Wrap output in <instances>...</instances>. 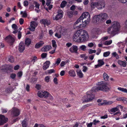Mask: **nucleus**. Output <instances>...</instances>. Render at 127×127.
Listing matches in <instances>:
<instances>
[{"label":"nucleus","instance_id":"nucleus-16","mask_svg":"<svg viewBox=\"0 0 127 127\" xmlns=\"http://www.w3.org/2000/svg\"><path fill=\"white\" fill-rule=\"evenodd\" d=\"M5 39L7 41L11 43H12L15 40V37H13L10 35H9L6 37L5 38Z\"/></svg>","mask_w":127,"mask_h":127},{"label":"nucleus","instance_id":"nucleus-36","mask_svg":"<svg viewBox=\"0 0 127 127\" xmlns=\"http://www.w3.org/2000/svg\"><path fill=\"white\" fill-rule=\"evenodd\" d=\"M80 57L81 58H83L84 60H86L88 58V57L86 56L85 54H83L80 55Z\"/></svg>","mask_w":127,"mask_h":127},{"label":"nucleus","instance_id":"nucleus-25","mask_svg":"<svg viewBox=\"0 0 127 127\" xmlns=\"http://www.w3.org/2000/svg\"><path fill=\"white\" fill-rule=\"evenodd\" d=\"M107 32L108 33L112 35H115L116 33L115 32L113 31V30L112 29V27H110L108 29Z\"/></svg>","mask_w":127,"mask_h":127},{"label":"nucleus","instance_id":"nucleus-54","mask_svg":"<svg viewBox=\"0 0 127 127\" xmlns=\"http://www.w3.org/2000/svg\"><path fill=\"white\" fill-rule=\"evenodd\" d=\"M55 70L53 69H51L48 70V73L49 74H51L54 72Z\"/></svg>","mask_w":127,"mask_h":127},{"label":"nucleus","instance_id":"nucleus-12","mask_svg":"<svg viewBox=\"0 0 127 127\" xmlns=\"http://www.w3.org/2000/svg\"><path fill=\"white\" fill-rule=\"evenodd\" d=\"M40 23L41 24H43L44 26H48L50 24V21L49 20H48L47 19H42L41 20H40Z\"/></svg>","mask_w":127,"mask_h":127},{"label":"nucleus","instance_id":"nucleus-24","mask_svg":"<svg viewBox=\"0 0 127 127\" xmlns=\"http://www.w3.org/2000/svg\"><path fill=\"white\" fill-rule=\"evenodd\" d=\"M44 44V43L43 41H41L35 45V48H39L40 47L42 46Z\"/></svg>","mask_w":127,"mask_h":127},{"label":"nucleus","instance_id":"nucleus-62","mask_svg":"<svg viewBox=\"0 0 127 127\" xmlns=\"http://www.w3.org/2000/svg\"><path fill=\"white\" fill-rule=\"evenodd\" d=\"M65 73V71L64 70H62L60 74L61 76H63L64 75Z\"/></svg>","mask_w":127,"mask_h":127},{"label":"nucleus","instance_id":"nucleus-59","mask_svg":"<svg viewBox=\"0 0 127 127\" xmlns=\"http://www.w3.org/2000/svg\"><path fill=\"white\" fill-rule=\"evenodd\" d=\"M24 5L26 7L28 6V2L27 0H25L24 1Z\"/></svg>","mask_w":127,"mask_h":127},{"label":"nucleus","instance_id":"nucleus-44","mask_svg":"<svg viewBox=\"0 0 127 127\" xmlns=\"http://www.w3.org/2000/svg\"><path fill=\"white\" fill-rule=\"evenodd\" d=\"M50 77L48 76H46L45 78V81L47 82H48L50 80Z\"/></svg>","mask_w":127,"mask_h":127},{"label":"nucleus","instance_id":"nucleus-50","mask_svg":"<svg viewBox=\"0 0 127 127\" xmlns=\"http://www.w3.org/2000/svg\"><path fill=\"white\" fill-rule=\"evenodd\" d=\"M34 4L35 5V7L36 8L39 9V8L40 6L39 4L36 2H34Z\"/></svg>","mask_w":127,"mask_h":127},{"label":"nucleus","instance_id":"nucleus-5","mask_svg":"<svg viewBox=\"0 0 127 127\" xmlns=\"http://www.w3.org/2000/svg\"><path fill=\"white\" fill-rule=\"evenodd\" d=\"M87 95L84 96L85 98L83 102H88L92 101L95 97L94 95L92 94V91H89L87 92Z\"/></svg>","mask_w":127,"mask_h":127},{"label":"nucleus","instance_id":"nucleus-18","mask_svg":"<svg viewBox=\"0 0 127 127\" xmlns=\"http://www.w3.org/2000/svg\"><path fill=\"white\" fill-rule=\"evenodd\" d=\"M117 63L120 66L124 67H126L127 65V63L125 61H122L120 60H119L118 61Z\"/></svg>","mask_w":127,"mask_h":127},{"label":"nucleus","instance_id":"nucleus-55","mask_svg":"<svg viewBox=\"0 0 127 127\" xmlns=\"http://www.w3.org/2000/svg\"><path fill=\"white\" fill-rule=\"evenodd\" d=\"M1 111L3 113H6L8 111V110L6 108H2L1 109Z\"/></svg>","mask_w":127,"mask_h":127},{"label":"nucleus","instance_id":"nucleus-27","mask_svg":"<svg viewBox=\"0 0 127 127\" xmlns=\"http://www.w3.org/2000/svg\"><path fill=\"white\" fill-rule=\"evenodd\" d=\"M9 89L7 88L5 90L3 89H2L0 90V94L1 95L4 94L5 93H4V91L5 90V91H6L7 93L9 92V91H8V90Z\"/></svg>","mask_w":127,"mask_h":127},{"label":"nucleus","instance_id":"nucleus-6","mask_svg":"<svg viewBox=\"0 0 127 127\" xmlns=\"http://www.w3.org/2000/svg\"><path fill=\"white\" fill-rule=\"evenodd\" d=\"M113 31L116 33L120 28V23L117 21H114L112 23L111 27Z\"/></svg>","mask_w":127,"mask_h":127},{"label":"nucleus","instance_id":"nucleus-15","mask_svg":"<svg viewBox=\"0 0 127 127\" xmlns=\"http://www.w3.org/2000/svg\"><path fill=\"white\" fill-rule=\"evenodd\" d=\"M20 110L16 108H13L12 111V114L14 116H17L20 114Z\"/></svg>","mask_w":127,"mask_h":127},{"label":"nucleus","instance_id":"nucleus-3","mask_svg":"<svg viewBox=\"0 0 127 127\" xmlns=\"http://www.w3.org/2000/svg\"><path fill=\"white\" fill-rule=\"evenodd\" d=\"M108 18L107 14L106 13H102L98 15H95L94 16L95 20L96 22L100 21H105Z\"/></svg>","mask_w":127,"mask_h":127},{"label":"nucleus","instance_id":"nucleus-21","mask_svg":"<svg viewBox=\"0 0 127 127\" xmlns=\"http://www.w3.org/2000/svg\"><path fill=\"white\" fill-rule=\"evenodd\" d=\"M68 74L69 76L74 77L76 76V74L75 71L73 70H69Z\"/></svg>","mask_w":127,"mask_h":127},{"label":"nucleus","instance_id":"nucleus-19","mask_svg":"<svg viewBox=\"0 0 127 127\" xmlns=\"http://www.w3.org/2000/svg\"><path fill=\"white\" fill-rule=\"evenodd\" d=\"M50 63L49 61H47L44 63V65L43 66V69L44 70H46L49 67Z\"/></svg>","mask_w":127,"mask_h":127},{"label":"nucleus","instance_id":"nucleus-7","mask_svg":"<svg viewBox=\"0 0 127 127\" xmlns=\"http://www.w3.org/2000/svg\"><path fill=\"white\" fill-rule=\"evenodd\" d=\"M12 27L14 30L13 33L14 34L17 33L18 38L19 39H20L22 36V33L19 31H18V30H17L18 29V28L17 25L15 24H13L12 25Z\"/></svg>","mask_w":127,"mask_h":127},{"label":"nucleus","instance_id":"nucleus-63","mask_svg":"<svg viewBox=\"0 0 127 127\" xmlns=\"http://www.w3.org/2000/svg\"><path fill=\"white\" fill-rule=\"evenodd\" d=\"M53 82L55 84H58V82H57V78L55 77L53 79Z\"/></svg>","mask_w":127,"mask_h":127},{"label":"nucleus","instance_id":"nucleus-10","mask_svg":"<svg viewBox=\"0 0 127 127\" xmlns=\"http://www.w3.org/2000/svg\"><path fill=\"white\" fill-rule=\"evenodd\" d=\"M80 18L82 19V20L84 19L90 20V16L89 13L85 12L83 13L80 17Z\"/></svg>","mask_w":127,"mask_h":127},{"label":"nucleus","instance_id":"nucleus-61","mask_svg":"<svg viewBox=\"0 0 127 127\" xmlns=\"http://www.w3.org/2000/svg\"><path fill=\"white\" fill-rule=\"evenodd\" d=\"M108 117V116L107 114L104 115V116H101L100 118L101 119H104L107 118Z\"/></svg>","mask_w":127,"mask_h":127},{"label":"nucleus","instance_id":"nucleus-14","mask_svg":"<svg viewBox=\"0 0 127 127\" xmlns=\"http://www.w3.org/2000/svg\"><path fill=\"white\" fill-rule=\"evenodd\" d=\"M25 49V44L23 42H21L19 46V51L20 52H22Z\"/></svg>","mask_w":127,"mask_h":127},{"label":"nucleus","instance_id":"nucleus-53","mask_svg":"<svg viewBox=\"0 0 127 127\" xmlns=\"http://www.w3.org/2000/svg\"><path fill=\"white\" fill-rule=\"evenodd\" d=\"M88 70V68L85 66H83V71L84 72H86Z\"/></svg>","mask_w":127,"mask_h":127},{"label":"nucleus","instance_id":"nucleus-37","mask_svg":"<svg viewBox=\"0 0 127 127\" xmlns=\"http://www.w3.org/2000/svg\"><path fill=\"white\" fill-rule=\"evenodd\" d=\"M20 14L22 15V17H26L27 16V14L26 11H21L20 12Z\"/></svg>","mask_w":127,"mask_h":127},{"label":"nucleus","instance_id":"nucleus-64","mask_svg":"<svg viewBox=\"0 0 127 127\" xmlns=\"http://www.w3.org/2000/svg\"><path fill=\"white\" fill-rule=\"evenodd\" d=\"M55 36L56 37H57L58 38H60L61 37V35L57 33H56L55 34Z\"/></svg>","mask_w":127,"mask_h":127},{"label":"nucleus","instance_id":"nucleus-31","mask_svg":"<svg viewBox=\"0 0 127 127\" xmlns=\"http://www.w3.org/2000/svg\"><path fill=\"white\" fill-rule=\"evenodd\" d=\"M67 3V2L66 1H63L62 2L61 4L60 7L62 8L64 7L65 6Z\"/></svg>","mask_w":127,"mask_h":127},{"label":"nucleus","instance_id":"nucleus-2","mask_svg":"<svg viewBox=\"0 0 127 127\" xmlns=\"http://www.w3.org/2000/svg\"><path fill=\"white\" fill-rule=\"evenodd\" d=\"M99 85L96 87H93L92 89V90L95 92L98 91H101L106 92L109 91L110 89V87L109 84L107 83H103L101 85L98 84Z\"/></svg>","mask_w":127,"mask_h":127},{"label":"nucleus","instance_id":"nucleus-42","mask_svg":"<svg viewBox=\"0 0 127 127\" xmlns=\"http://www.w3.org/2000/svg\"><path fill=\"white\" fill-rule=\"evenodd\" d=\"M52 42L53 47H55L56 49L57 47L56 41L55 40H52Z\"/></svg>","mask_w":127,"mask_h":127},{"label":"nucleus","instance_id":"nucleus-56","mask_svg":"<svg viewBox=\"0 0 127 127\" xmlns=\"http://www.w3.org/2000/svg\"><path fill=\"white\" fill-rule=\"evenodd\" d=\"M47 55V54L46 53H43L41 55V57L43 58H45Z\"/></svg>","mask_w":127,"mask_h":127},{"label":"nucleus","instance_id":"nucleus-35","mask_svg":"<svg viewBox=\"0 0 127 127\" xmlns=\"http://www.w3.org/2000/svg\"><path fill=\"white\" fill-rule=\"evenodd\" d=\"M50 94L47 92H43V97L45 98H47Z\"/></svg>","mask_w":127,"mask_h":127},{"label":"nucleus","instance_id":"nucleus-58","mask_svg":"<svg viewBox=\"0 0 127 127\" xmlns=\"http://www.w3.org/2000/svg\"><path fill=\"white\" fill-rule=\"evenodd\" d=\"M86 125H87V127H92L93 124L92 122H91L89 123H87Z\"/></svg>","mask_w":127,"mask_h":127},{"label":"nucleus","instance_id":"nucleus-40","mask_svg":"<svg viewBox=\"0 0 127 127\" xmlns=\"http://www.w3.org/2000/svg\"><path fill=\"white\" fill-rule=\"evenodd\" d=\"M67 15L70 18L72 17L73 14L72 11H69L67 12Z\"/></svg>","mask_w":127,"mask_h":127},{"label":"nucleus","instance_id":"nucleus-47","mask_svg":"<svg viewBox=\"0 0 127 127\" xmlns=\"http://www.w3.org/2000/svg\"><path fill=\"white\" fill-rule=\"evenodd\" d=\"M110 53L109 51L104 52L103 53V56L104 57H107L110 55Z\"/></svg>","mask_w":127,"mask_h":127},{"label":"nucleus","instance_id":"nucleus-57","mask_svg":"<svg viewBox=\"0 0 127 127\" xmlns=\"http://www.w3.org/2000/svg\"><path fill=\"white\" fill-rule=\"evenodd\" d=\"M16 75L15 73H12L10 75V77L12 79H14L16 77Z\"/></svg>","mask_w":127,"mask_h":127},{"label":"nucleus","instance_id":"nucleus-28","mask_svg":"<svg viewBox=\"0 0 127 127\" xmlns=\"http://www.w3.org/2000/svg\"><path fill=\"white\" fill-rule=\"evenodd\" d=\"M103 77L104 79L106 81H108V80L109 77L107 74L105 72H104L103 75Z\"/></svg>","mask_w":127,"mask_h":127},{"label":"nucleus","instance_id":"nucleus-22","mask_svg":"<svg viewBox=\"0 0 127 127\" xmlns=\"http://www.w3.org/2000/svg\"><path fill=\"white\" fill-rule=\"evenodd\" d=\"M84 20L83 21V20H82L83 22L82 27H85L89 23L90 20L84 19Z\"/></svg>","mask_w":127,"mask_h":127},{"label":"nucleus","instance_id":"nucleus-26","mask_svg":"<svg viewBox=\"0 0 127 127\" xmlns=\"http://www.w3.org/2000/svg\"><path fill=\"white\" fill-rule=\"evenodd\" d=\"M27 120H24L22 123V126L23 127H27Z\"/></svg>","mask_w":127,"mask_h":127},{"label":"nucleus","instance_id":"nucleus-43","mask_svg":"<svg viewBox=\"0 0 127 127\" xmlns=\"http://www.w3.org/2000/svg\"><path fill=\"white\" fill-rule=\"evenodd\" d=\"M98 65H99L100 66H101L104 64V62L102 60H98Z\"/></svg>","mask_w":127,"mask_h":127},{"label":"nucleus","instance_id":"nucleus-29","mask_svg":"<svg viewBox=\"0 0 127 127\" xmlns=\"http://www.w3.org/2000/svg\"><path fill=\"white\" fill-rule=\"evenodd\" d=\"M117 89L118 90L122 92L127 93V89H126L121 87H118L117 88Z\"/></svg>","mask_w":127,"mask_h":127},{"label":"nucleus","instance_id":"nucleus-49","mask_svg":"<svg viewBox=\"0 0 127 127\" xmlns=\"http://www.w3.org/2000/svg\"><path fill=\"white\" fill-rule=\"evenodd\" d=\"M37 59V57L36 56H32V60H31V62L34 63L35 62V61Z\"/></svg>","mask_w":127,"mask_h":127},{"label":"nucleus","instance_id":"nucleus-39","mask_svg":"<svg viewBox=\"0 0 127 127\" xmlns=\"http://www.w3.org/2000/svg\"><path fill=\"white\" fill-rule=\"evenodd\" d=\"M112 55L115 57L117 59H119V57L118 55L116 52H114L112 53Z\"/></svg>","mask_w":127,"mask_h":127},{"label":"nucleus","instance_id":"nucleus-13","mask_svg":"<svg viewBox=\"0 0 127 127\" xmlns=\"http://www.w3.org/2000/svg\"><path fill=\"white\" fill-rule=\"evenodd\" d=\"M78 50V47L76 45H73L69 49L70 51L72 53H77Z\"/></svg>","mask_w":127,"mask_h":127},{"label":"nucleus","instance_id":"nucleus-9","mask_svg":"<svg viewBox=\"0 0 127 127\" xmlns=\"http://www.w3.org/2000/svg\"><path fill=\"white\" fill-rule=\"evenodd\" d=\"M38 25V23L35 21H32L30 23V26L29 29L31 31L33 32L34 31L36 27Z\"/></svg>","mask_w":127,"mask_h":127},{"label":"nucleus","instance_id":"nucleus-23","mask_svg":"<svg viewBox=\"0 0 127 127\" xmlns=\"http://www.w3.org/2000/svg\"><path fill=\"white\" fill-rule=\"evenodd\" d=\"M76 72L77 75L80 78H82L83 76V74L82 71L80 69H77L76 70Z\"/></svg>","mask_w":127,"mask_h":127},{"label":"nucleus","instance_id":"nucleus-1","mask_svg":"<svg viewBox=\"0 0 127 127\" xmlns=\"http://www.w3.org/2000/svg\"><path fill=\"white\" fill-rule=\"evenodd\" d=\"M88 37V34L87 31L80 30H78L74 34L73 40L76 42L82 43L87 41Z\"/></svg>","mask_w":127,"mask_h":127},{"label":"nucleus","instance_id":"nucleus-38","mask_svg":"<svg viewBox=\"0 0 127 127\" xmlns=\"http://www.w3.org/2000/svg\"><path fill=\"white\" fill-rule=\"evenodd\" d=\"M43 92L42 91H39L38 93V96L40 97H43Z\"/></svg>","mask_w":127,"mask_h":127},{"label":"nucleus","instance_id":"nucleus-34","mask_svg":"<svg viewBox=\"0 0 127 127\" xmlns=\"http://www.w3.org/2000/svg\"><path fill=\"white\" fill-rule=\"evenodd\" d=\"M112 42V40H110L108 41H105L104 43V44L105 45H108L111 44Z\"/></svg>","mask_w":127,"mask_h":127},{"label":"nucleus","instance_id":"nucleus-45","mask_svg":"<svg viewBox=\"0 0 127 127\" xmlns=\"http://www.w3.org/2000/svg\"><path fill=\"white\" fill-rule=\"evenodd\" d=\"M96 52V51L95 50H93L91 49H89L88 50V53L89 54L95 53Z\"/></svg>","mask_w":127,"mask_h":127},{"label":"nucleus","instance_id":"nucleus-51","mask_svg":"<svg viewBox=\"0 0 127 127\" xmlns=\"http://www.w3.org/2000/svg\"><path fill=\"white\" fill-rule=\"evenodd\" d=\"M113 102L112 101H105V105H111L113 103Z\"/></svg>","mask_w":127,"mask_h":127},{"label":"nucleus","instance_id":"nucleus-11","mask_svg":"<svg viewBox=\"0 0 127 127\" xmlns=\"http://www.w3.org/2000/svg\"><path fill=\"white\" fill-rule=\"evenodd\" d=\"M8 119L2 115H0V126L3 125L7 121Z\"/></svg>","mask_w":127,"mask_h":127},{"label":"nucleus","instance_id":"nucleus-46","mask_svg":"<svg viewBox=\"0 0 127 127\" xmlns=\"http://www.w3.org/2000/svg\"><path fill=\"white\" fill-rule=\"evenodd\" d=\"M100 122L98 120H96V119L94 120L93 122H92L93 124L95 125H96L97 123Z\"/></svg>","mask_w":127,"mask_h":127},{"label":"nucleus","instance_id":"nucleus-30","mask_svg":"<svg viewBox=\"0 0 127 127\" xmlns=\"http://www.w3.org/2000/svg\"><path fill=\"white\" fill-rule=\"evenodd\" d=\"M25 44L27 45H29L31 43V39L29 38H26L25 40Z\"/></svg>","mask_w":127,"mask_h":127},{"label":"nucleus","instance_id":"nucleus-48","mask_svg":"<svg viewBox=\"0 0 127 127\" xmlns=\"http://www.w3.org/2000/svg\"><path fill=\"white\" fill-rule=\"evenodd\" d=\"M61 61V59L60 58H58L57 60V61L56 62L55 64H57V65H58L60 63Z\"/></svg>","mask_w":127,"mask_h":127},{"label":"nucleus","instance_id":"nucleus-52","mask_svg":"<svg viewBox=\"0 0 127 127\" xmlns=\"http://www.w3.org/2000/svg\"><path fill=\"white\" fill-rule=\"evenodd\" d=\"M17 76L19 78H20L22 75V72L21 71H20L18 72L17 74Z\"/></svg>","mask_w":127,"mask_h":127},{"label":"nucleus","instance_id":"nucleus-41","mask_svg":"<svg viewBox=\"0 0 127 127\" xmlns=\"http://www.w3.org/2000/svg\"><path fill=\"white\" fill-rule=\"evenodd\" d=\"M8 61L12 63L14 62V59L12 56H10L8 58Z\"/></svg>","mask_w":127,"mask_h":127},{"label":"nucleus","instance_id":"nucleus-8","mask_svg":"<svg viewBox=\"0 0 127 127\" xmlns=\"http://www.w3.org/2000/svg\"><path fill=\"white\" fill-rule=\"evenodd\" d=\"M57 13L56 16L53 17V19L54 20H58L63 17V12L62 10H59L58 11Z\"/></svg>","mask_w":127,"mask_h":127},{"label":"nucleus","instance_id":"nucleus-32","mask_svg":"<svg viewBox=\"0 0 127 127\" xmlns=\"http://www.w3.org/2000/svg\"><path fill=\"white\" fill-rule=\"evenodd\" d=\"M79 48L81 50L85 51L86 50L87 47L85 45H83L80 46Z\"/></svg>","mask_w":127,"mask_h":127},{"label":"nucleus","instance_id":"nucleus-60","mask_svg":"<svg viewBox=\"0 0 127 127\" xmlns=\"http://www.w3.org/2000/svg\"><path fill=\"white\" fill-rule=\"evenodd\" d=\"M89 2V1L88 0H84L83 3L85 5H86Z\"/></svg>","mask_w":127,"mask_h":127},{"label":"nucleus","instance_id":"nucleus-17","mask_svg":"<svg viewBox=\"0 0 127 127\" xmlns=\"http://www.w3.org/2000/svg\"><path fill=\"white\" fill-rule=\"evenodd\" d=\"M81 20H82V19L80 18V17L77 19L74 24V26L75 27L77 28L78 29L81 28L82 25L80 23L81 22Z\"/></svg>","mask_w":127,"mask_h":127},{"label":"nucleus","instance_id":"nucleus-20","mask_svg":"<svg viewBox=\"0 0 127 127\" xmlns=\"http://www.w3.org/2000/svg\"><path fill=\"white\" fill-rule=\"evenodd\" d=\"M52 48L51 46L48 45L43 47L41 49V51L43 52H46L50 50Z\"/></svg>","mask_w":127,"mask_h":127},{"label":"nucleus","instance_id":"nucleus-33","mask_svg":"<svg viewBox=\"0 0 127 127\" xmlns=\"http://www.w3.org/2000/svg\"><path fill=\"white\" fill-rule=\"evenodd\" d=\"M118 110L119 109L118 108H117V107H116L111 109L110 111L112 112H115Z\"/></svg>","mask_w":127,"mask_h":127},{"label":"nucleus","instance_id":"nucleus-4","mask_svg":"<svg viewBox=\"0 0 127 127\" xmlns=\"http://www.w3.org/2000/svg\"><path fill=\"white\" fill-rule=\"evenodd\" d=\"M105 3L103 1H99L98 2H93L91 4V6L93 8L96 7L98 9L101 10L105 7Z\"/></svg>","mask_w":127,"mask_h":127}]
</instances>
